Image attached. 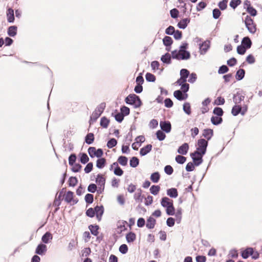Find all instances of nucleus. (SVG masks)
Returning <instances> with one entry per match:
<instances>
[{"label":"nucleus","instance_id":"obj_1","mask_svg":"<svg viewBox=\"0 0 262 262\" xmlns=\"http://www.w3.org/2000/svg\"><path fill=\"white\" fill-rule=\"evenodd\" d=\"M188 43L186 42L183 43L180 47L179 50H174L171 52V57L173 59L177 60H187L190 57L189 52L186 51L188 48Z\"/></svg>","mask_w":262,"mask_h":262},{"label":"nucleus","instance_id":"obj_2","mask_svg":"<svg viewBox=\"0 0 262 262\" xmlns=\"http://www.w3.org/2000/svg\"><path fill=\"white\" fill-rule=\"evenodd\" d=\"M125 101L128 104L134 105L135 108L139 107L142 104V102L139 97L134 94H129L125 99Z\"/></svg>","mask_w":262,"mask_h":262},{"label":"nucleus","instance_id":"obj_3","mask_svg":"<svg viewBox=\"0 0 262 262\" xmlns=\"http://www.w3.org/2000/svg\"><path fill=\"white\" fill-rule=\"evenodd\" d=\"M105 107V103H101L100 104L93 112L90 117V123L95 122L100 116Z\"/></svg>","mask_w":262,"mask_h":262},{"label":"nucleus","instance_id":"obj_4","mask_svg":"<svg viewBox=\"0 0 262 262\" xmlns=\"http://www.w3.org/2000/svg\"><path fill=\"white\" fill-rule=\"evenodd\" d=\"M208 141L204 139H200L198 141V147L196 151L201 153L202 155H205L208 146Z\"/></svg>","mask_w":262,"mask_h":262},{"label":"nucleus","instance_id":"obj_5","mask_svg":"<svg viewBox=\"0 0 262 262\" xmlns=\"http://www.w3.org/2000/svg\"><path fill=\"white\" fill-rule=\"evenodd\" d=\"M245 24L248 30L252 34H254L256 32V26L254 25L253 20L249 15H247Z\"/></svg>","mask_w":262,"mask_h":262},{"label":"nucleus","instance_id":"obj_6","mask_svg":"<svg viewBox=\"0 0 262 262\" xmlns=\"http://www.w3.org/2000/svg\"><path fill=\"white\" fill-rule=\"evenodd\" d=\"M204 155H202L201 153L196 151L190 154V157H191L195 166H198L202 163L203 157Z\"/></svg>","mask_w":262,"mask_h":262},{"label":"nucleus","instance_id":"obj_7","mask_svg":"<svg viewBox=\"0 0 262 262\" xmlns=\"http://www.w3.org/2000/svg\"><path fill=\"white\" fill-rule=\"evenodd\" d=\"M242 107H241V106L235 105L232 107L231 113L234 116L238 115L239 113H241L242 115H244L247 112V108L246 107L245 111H242Z\"/></svg>","mask_w":262,"mask_h":262},{"label":"nucleus","instance_id":"obj_8","mask_svg":"<svg viewBox=\"0 0 262 262\" xmlns=\"http://www.w3.org/2000/svg\"><path fill=\"white\" fill-rule=\"evenodd\" d=\"M174 97L180 101L186 100L188 97V94L184 93L181 90L175 91L173 93Z\"/></svg>","mask_w":262,"mask_h":262},{"label":"nucleus","instance_id":"obj_9","mask_svg":"<svg viewBox=\"0 0 262 262\" xmlns=\"http://www.w3.org/2000/svg\"><path fill=\"white\" fill-rule=\"evenodd\" d=\"M160 125L161 129L165 132L168 133L170 132L171 126L170 122L167 121H161Z\"/></svg>","mask_w":262,"mask_h":262},{"label":"nucleus","instance_id":"obj_10","mask_svg":"<svg viewBox=\"0 0 262 262\" xmlns=\"http://www.w3.org/2000/svg\"><path fill=\"white\" fill-rule=\"evenodd\" d=\"M47 251V246L43 244H39L35 250V253L42 255L45 254Z\"/></svg>","mask_w":262,"mask_h":262},{"label":"nucleus","instance_id":"obj_11","mask_svg":"<svg viewBox=\"0 0 262 262\" xmlns=\"http://www.w3.org/2000/svg\"><path fill=\"white\" fill-rule=\"evenodd\" d=\"M210 47V41L206 40L202 43L200 44V50L201 54H205Z\"/></svg>","mask_w":262,"mask_h":262},{"label":"nucleus","instance_id":"obj_12","mask_svg":"<svg viewBox=\"0 0 262 262\" xmlns=\"http://www.w3.org/2000/svg\"><path fill=\"white\" fill-rule=\"evenodd\" d=\"M95 213L96 214L97 220L100 221L101 219V216L104 212V208L102 206H96L94 208Z\"/></svg>","mask_w":262,"mask_h":262},{"label":"nucleus","instance_id":"obj_13","mask_svg":"<svg viewBox=\"0 0 262 262\" xmlns=\"http://www.w3.org/2000/svg\"><path fill=\"white\" fill-rule=\"evenodd\" d=\"M96 182L98 184L99 186H100V188H101V187H102V189H104L105 183V179L103 177L102 174H98L97 175L96 180Z\"/></svg>","mask_w":262,"mask_h":262},{"label":"nucleus","instance_id":"obj_14","mask_svg":"<svg viewBox=\"0 0 262 262\" xmlns=\"http://www.w3.org/2000/svg\"><path fill=\"white\" fill-rule=\"evenodd\" d=\"M213 135V131L212 129L207 128L203 130V136L207 140H210Z\"/></svg>","mask_w":262,"mask_h":262},{"label":"nucleus","instance_id":"obj_15","mask_svg":"<svg viewBox=\"0 0 262 262\" xmlns=\"http://www.w3.org/2000/svg\"><path fill=\"white\" fill-rule=\"evenodd\" d=\"M188 149V144L186 143H185L179 147L178 149V152L180 154L185 155L187 153Z\"/></svg>","mask_w":262,"mask_h":262},{"label":"nucleus","instance_id":"obj_16","mask_svg":"<svg viewBox=\"0 0 262 262\" xmlns=\"http://www.w3.org/2000/svg\"><path fill=\"white\" fill-rule=\"evenodd\" d=\"M173 204V201L167 197H163L161 201V204L162 207L167 208Z\"/></svg>","mask_w":262,"mask_h":262},{"label":"nucleus","instance_id":"obj_17","mask_svg":"<svg viewBox=\"0 0 262 262\" xmlns=\"http://www.w3.org/2000/svg\"><path fill=\"white\" fill-rule=\"evenodd\" d=\"M190 21V19L189 18H183L178 23V27L180 29H184L187 27Z\"/></svg>","mask_w":262,"mask_h":262},{"label":"nucleus","instance_id":"obj_18","mask_svg":"<svg viewBox=\"0 0 262 262\" xmlns=\"http://www.w3.org/2000/svg\"><path fill=\"white\" fill-rule=\"evenodd\" d=\"M152 148V145L151 144H148L146 146L141 148L140 150V154L142 156H145L149 153Z\"/></svg>","mask_w":262,"mask_h":262},{"label":"nucleus","instance_id":"obj_19","mask_svg":"<svg viewBox=\"0 0 262 262\" xmlns=\"http://www.w3.org/2000/svg\"><path fill=\"white\" fill-rule=\"evenodd\" d=\"M7 20L9 23H13L14 20V11L9 8L7 11Z\"/></svg>","mask_w":262,"mask_h":262},{"label":"nucleus","instance_id":"obj_20","mask_svg":"<svg viewBox=\"0 0 262 262\" xmlns=\"http://www.w3.org/2000/svg\"><path fill=\"white\" fill-rule=\"evenodd\" d=\"M156 223V220L154 217L150 216L147 220L146 226L148 229H153L155 227Z\"/></svg>","mask_w":262,"mask_h":262},{"label":"nucleus","instance_id":"obj_21","mask_svg":"<svg viewBox=\"0 0 262 262\" xmlns=\"http://www.w3.org/2000/svg\"><path fill=\"white\" fill-rule=\"evenodd\" d=\"M142 190L140 188H139L135 193L134 198L136 202L140 203L142 202L144 196L142 195Z\"/></svg>","mask_w":262,"mask_h":262},{"label":"nucleus","instance_id":"obj_22","mask_svg":"<svg viewBox=\"0 0 262 262\" xmlns=\"http://www.w3.org/2000/svg\"><path fill=\"white\" fill-rule=\"evenodd\" d=\"M167 194L172 198H176L178 195L177 189L175 188H171L167 190Z\"/></svg>","mask_w":262,"mask_h":262},{"label":"nucleus","instance_id":"obj_23","mask_svg":"<svg viewBox=\"0 0 262 262\" xmlns=\"http://www.w3.org/2000/svg\"><path fill=\"white\" fill-rule=\"evenodd\" d=\"M242 46L245 47L247 49H249L252 45V42L249 37H245L242 41Z\"/></svg>","mask_w":262,"mask_h":262},{"label":"nucleus","instance_id":"obj_24","mask_svg":"<svg viewBox=\"0 0 262 262\" xmlns=\"http://www.w3.org/2000/svg\"><path fill=\"white\" fill-rule=\"evenodd\" d=\"M53 238L52 234L49 232H47L41 237V240L43 243L45 244H48L49 242V241L52 239Z\"/></svg>","mask_w":262,"mask_h":262},{"label":"nucleus","instance_id":"obj_25","mask_svg":"<svg viewBox=\"0 0 262 262\" xmlns=\"http://www.w3.org/2000/svg\"><path fill=\"white\" fill-rule=\"evenodd\" d=\"M7 33L10 36L14 37L17 33V27L15 26L9 27Z\"/></svg>","mask_w":262,"mask_h":262},{"label":"nucleus","instance_id":"obj_26","mask_svg":"<svg viewBox=\"0 0 262 262\" xmlns=\"http://www.w3.org/2000/svg\"><path fill=\"white\" fill-rule=\"evenodd\" d=\"M171 58L170 54L167 53L162 56L161 60L163 63L170 64L171 63Z\"/></svg>","mask_w":262,"mask_h":262},{"label":"nucleus","instance_id":"obj_27","mask_svg":"<svg viewBox=\"0 0 262 262\" xmlns=\"http://www.w3.org/2000/svg\"><path fill=\"white\" fill-rule=\"evenodd\" d=\"M253 252V248H247L242 253V256L243 258L246 259L250 255H251V253Z\"/></svg>","mask_w":262,"mask_h":262},{"label":"nucleus","instance_id":"obj_28","mask_svg":"<svg viewBox=\"0 0 262 262\" xmlns=\"http://www.w3.org/2000/svg\"><path fill=\"white\" fill-rule=\"evenodd\" d=\"M106 164V160L105 158H99L97 160L96 166L99 169H101L104 167Z\"/></svg>","mask_w":262,"mask_h":262},{"label":"nucleus","instance_id":"obj_29","mask_svg":"<svg viewBox=\"0 0 262 262\" xmlns=\"http://www.w3.org/2000/svg\"><path fill=\"white\" fill-rule=\"evenodd\" d=\"M223 121V119L219 116H212L211 118V123L215 125L221 124Z\"/></svg>","mask_w":262,"mask_h":262},{"label":"nucleus","instance_id":"obj_30","mask_svg":"<svg viewBox=\"0 0 262 262\" xmlns=\"http://www.w3.org/2000/svg\"><path fill=\"white\" fill-rule=\"evenodd\" d=\"M245 71L243 69L238 70L236 73L235 77L237 80H241L243 79L245 76Z\"/></svg>","mask_w":262,"mask_h":262},{"label":"nucleus","instance_id":"obj_31","mask_svg":"<svg viewBox=\"0 0 262 262\" xmlns=\"http://www.w3.org/2000/svg\"><path fill=\"white\" fill-rule=\"evenodd\" d=\"M99 228V227L98 225H91L89 226V229L91 231V233L95 236H97L98 234Z\"/></svg>","mask_w":262,"mask_h":262},{"label":"nucleus","instance_id":"obj_32","mask_svg":"<svg viewBox=\"0 0 262 262\" xmlns=\"http://www.w3.org/2000/svg\"><path fill=\"white\" fill-rule=\"evenodd\" d=\"M244 98V96L241 95L239 94H236L234 95L233 97V100L235 104H238L241 103V101H243Z\"/></svg>","mask_w":262,"mask_h":262},{"label":"nucleus","instance_id":"obj_33","mask_svg":"<svg viewBox=\"0 0 262 262\" xmlns=\"http://www.w3.org/2000/svg\"><path fill=\"white\" fill-rule=\"evenodd\" d=\"M136 234L132 232H130L126 235V239L128 243L133 242L136 239Z\"/></svg>","mask_w":262,"mask_h":262},{"label":"nucleus","instance_id":"obj_34","mask_svg":"<svg viewBox=\"0 0 262 262\" xmlns=\"http://www.w3.org/2000/svg\"><path fill=\"white\" fill-rule=\"evenodd\" d=\"M139 160L136 157H132L129 161L130 166L133 168L136 167L139 165Z\"/></svg>","mask_w":262,"mask_h":262},{"label":"nucleus","instance_id":"obj_35","mask_svg":"<svg viewBox=\"0 0 262 262\" xmlns=\"http://www.w3.org/2000/svg\"><path fill=\"white\" fill-rule=\"evenodd\" d=\"M163 44L166 47H168V46H170L172 45V43L173 42V40H172V39L171 38V37H170L169 36H166L163 39Z\"/></svg>","mask_w":262,"mask_h":262},{"label":"nucleus","instance_id":"obj_36","mask_svg":"<svg viewBox=\"0 0 262 262\" xmlns=\"http://www.w3.org/2000/svg\"><path fill=\"white\" fill-rule=\"evenodd\" d=\"M176 221L178 224L180 223L182 219V209L181 208H178L176 212Z\"/></svg>","mask_w":262,"mask_h":262},{"label":"nucleus","instance_id":"obj_37","mask_svg":"<svg viewBox=\"0 0 262 262\" xmlns=\"http://www.w3.org/2000/svg\"><path fill=\"white\" fill-rule=\"evenodd\" d=\"M62 196V192L60 191L58 195L56 196L54 203L53 205L55 206L59 207L61 204V197Z\"/></svg>","mask_w":262,"mask_h":262},{"label":"nucleus","instance_id":"obj_38","mask_svg":"<svg viewBox=\"0 0 262 262\" xmlns=\"http://www.w3.org/2000/svg\"><path fill=\"white\" fill-rule=\"evenodd\" d=\"M160 178V174L158 172H155L150 176V180L154 183H157L159 181Z\"/></svg>","mask_w":262,"mask_h":262},{"label":"nucleus","instance_id":"obj_39","mask_svg":"<svg viewBox=\"0 0 262 262\" xmlns=\"http://www.w3.org/2000/svg\"><path fill=\"white\" fill-rule=\"evenodd\" d=\"M94 140V134L93 133H89L85 137V142L88 144H91Z\"/></svg>","mask_w":262,"mask_h":262},{"label":"nucleus","instance_id":"obj_40","mask_svg":"<svg viewBox=\"0 0 262 262\" xmlns=\"http://www.w3.org/2000/svg\"><path fill=\"white\" fill-rule=\"evenodd\" d=\"M110 123V120L105 117L101 118L100 120V125L103 128H107Z\"/></svg>","mask_w":262,"mask_h":262},{"label":"nucleus","instance_id":"obj_41","mask_svg":"<svg viewBox=\"0 0 262 262\" xmlns=\"http://www.w3.org/2000/svg\"><path fill=\"white\" fill-rule=\"evenodd\" d=\"M183 109L184 112L187 115H190L191 114V107L190 104L188 102H185L183 104Z\"/></svg>","mask_w":262,"mask_h":262},{"label":"nucleus","instance_id":"obj_42","mask_svg":"<svg viewBox=\"0 0 262 262\" xmlns=\"http://www.w3.org/2000/svg\"><path fill=\"white\" fill-rule=\"evenodd\" d=\"M160 190V187L158 185H152L150 188V192L154 195H157Z\"/></svg>","mask_w":262,"mask_h":262},{"label":"nucleus","instance_id":"obj_43","mask_svg":"<svg viewBox=\"0 0 262 262\" xmlns=\"http://www.w3.org/2000/svg\"><path fill=\"white\" fill-rule=\"evenodd\" d=\"M127 158L125 156H120L118 159V163L122 165V166H125L127 165Z\"/></svg>","mask_w":262,"mask_h":262},{"label":"nucleus","instance_id":"obj_44","mask_svg":"<svg viewBox=\"0 0 262 262\" xmlns=\"http://www.w3.org/2000/svg\"><path fill=\"white\" fill-rule=\"evenodd\" d=\"M73 192L71 191H68L65 196V201L68 203H70L73 200Z\"/></svg>","mask_w":262,"mask_h":262},{"label":"nucleus","instance_id":"obj_45","mask_svg":"<svg viewBox=\"0 0 262 262\" xmlns=\"http://www.w3.org/2000/svg\"><path fill=\"white\" fill-rule=\"evenodd\" d=\"M156 136L157 139L159 141H163L166 137L165 134L161 130H159L156 133Z\"/></svg>","mask_w":262,"mask_h":262},{"label":"nucleus","instance_id":"obj_46","mask_svg":"<svg viewBox=\"0 0 262 262\" xmlns=\"http://www.w3.org/2000/svg\"><path fill=\"white\" fill-rule=\"evenodd\" d=\"M117 144V141L115 138L111 139L107 143V146L108 148H112Z\"/></svg>","mask_w":262,"mask_h":262},{"label":"nucleus","instance_id":"obj_47","mask_svg":"<svg viewBox=\"0 0 262 262\" xmlns=\"http://www.w3.org/2000/svg\"><path fill=\"white\" fill-rule=\"evenodd\" d=\"M175 160L178 163L183 164L185 162L186 158L181 155H178L176 157Z\"/></svg>","mask_w":262,"mask_h":262},{"label":"nucleus","instance_id":"obj_48","mask_svg":"<svg viewBox=\"0 0 262 262\" xmlns=\"http://www.w3.org/2000/svg\"><path fill=\"white\" fill-rule=\"evenodd\" d=\"M241 3V0H231L230 2V6L233 9H235Z\"/></svg>","mask_w":262,"mask_h":262},{"label":"nucleus","instance_id":"obj_49","mask_svg":"<svg viewBox=\"0 0 262 262\" xmlns=\"http://www.w3.org/2000/svg\"><path fill=\"white\" fill-rule=\"evenodd\" d=\"M175 209L173 207V204H171L170 206L166 208V212L168 215H173L174 214Z\"/></svg>","mask_w":262,"mask_h":262},{"label":"nucleus","instance_id":"obj_50","mask_svg":"<svg viewBox=\"0 0 262 262\" xmlns=\"http://www.w3.org/2000/svg\"><path fill=\"white\" fill-rule=\"evenodd\" d=\"M146 80L149 82H154L156 80V76L150 73H147L145 75Z\"/></svg>","mask_w":262,"mask_h":262},{"label":"nucleus","instance_id":"obj_51","mask_svg":"<svg viewBox=\"0 0 262 262\" xmlns=\"http://www.w3.org/2000/svg\"><path fill=\"white\" fill-rule=\"evenodd\" d=\"M189 71L185 69H183L180 71V76L181 77L187 79V78L189 75Z\"/></svg>","mask_w":262,"mask_h":262},{"label":"nucleus","instance_id":"obj_52","mask_svg":"<svg viewBox=\"0 0 262 262\" xmlns=\"http://www.w3.org/2000/svg\"><path fill=\"white\" fill-rule=\"evenodd\" d=\"M80 161L81 163L84 164H86L89 161V158L88 157L86 154L82 153L81 154Z\"/></svg>","mask_w":262,"mask_h":262},{"label":"nucleus","instance_id":"obj_53","mask_svg":"<svg viewBox=\"0 0 262 262\" xmlns=\"http://www.w3.org/2000/svg\"><path fill=\"white\" fill-rule=\"evenodd\" d=\"M213 113L217 116L221 117L223 116L224 112L221 107H216L214 108Z\"/></svg>","mask_w":262,"mask_h":262},{"label":"nucleus","instance_id":"obj_54","mask_svg":"<svg viewBox=\"0 0 262 262\" xmlns=\"http://www.w3.org/2000/svg\"><path fill=\"white\" fill-rule=\"evenodd\" d=\"M227 3L228 0H223L222 1L219 2L218 6L220 9L222 10H224L227 8Z\"/></svg>","mask_w":262,"mask_h":262},{"label":"nucleus","instance_id":"obj_55","mask_svg":"<svg viewBox=\"0 0 262 262\" xmlns=\"http://www.w3.org/2000/svg\"><path fill=\"white\" fill-rule=\"evenodd\" d=\"M85 201L88 204H92L94 201V196L91 193H88L85 196Z\"/></svg>","mask_w":262,"mask_h":262},{"label":"nucleus","instance_id":"obj_56","mask_svg":"<svg viewBox=\"0 0 262 262\" xmlns=\"http://www.w3.org/2000/svg\"><path fill=\"white\" fill-rule=\"evenodd\" d=\"M78 182L77 179L76 177H71L69 180V184L70 186H75Z\"/></svg>","mask_w":262,"mask_h":262},{"label":"nucleus","instance_id":"obj_57","mask_svg":"<svg viewBox=\"0 0 262 262\" xmlns=\"http://www.w3.org/2000/svg\"><path fill=\"white\" fill-rule=\"evenodd\" d=\"M229 71V68L226 65H223L219 68L218 73L220 74H223Z\"/></svg>","mask_w":262,"mask_h":262},{"label":"nucleus","instance_id":"obj_58","mask_svg":"<svg viewBox=\"0 0 262 262\" xmlns=\"http://www.w3.org/2000/svg\"><path fill=\"white\" fill-rule=\"evenodd\" d=\"M76 156L75 154H71L69 157V163L71 166H73L76 161Z\"/></svg>","mask_w":262,"mask_h":262},{"label":"nucleus","instance_id":"obj_59","mask_svg":"<svg viewBox=\"0 0 262 262\" xmlns=\"http://www.w3.org/2000/svg\"><path fill=\"white\" fill-rule=\"evenodd\" d=\"M119 250L122 254H126L128 251V247L126 244H122L120 246Z\"/></svg>","mask_w":262,"mask_h":262},{"label":"nucleus","instance_id":"obj_60","mask_svg":"<svg viewBox=\"0 0 262 262\" xmlns=\"http://www.w3.org/2000/svg\"><path fill=\"white\" fill-rule=\"evenodd\" d=\"M96 150V149L95 147H90L88 148V151L90 156L91 158H94V157H95Z\"/></svg>","mask_w":262,"mask_h":262},{"label":"nucleus","instance_id":"obj_61","mask_svg":"<svg viewBox=\"0 0 262 262\" xmlns=\"http://www.w3.org/2000/svg\"><path fill=\"white\" fill-rule=\"evenodd\" d=\"M246 11L252 16H255L257 14L256 10L253 7L250 8H247Z\"/></svg>","mask_w":262,"mask_h":262},{"label":"nucleus","instance_id":"obj_62","mask_svg":"<svg viewBox=\"0 0 262 262\" xmlns=\"http://www.w3.org/2000/svg\"><path fill=\"white\" fill-rule=\"evenodd\" d=\"M124 117V116L121 113H118L115 116V120L119 123L123 121Z\"/></svg>","mask_w":262,"mask_h":262},{"label":"nucleus","instance_id":"obj_63","mask_svg":"<svg viewBox=\"0 0 262 262\" xmlns=\"http://www.w3.org/2000/svg\"><path fill=\"white\" fill-rule=\"evenodd\" d=\"M121 113L123 114L124 116H127L129 114L130 110L129 108L125 106H123L121 108Z\"/></svg>","mask_w":262,"mask_h":262},{"label":"nucleus","instance_id":"obj_64","mask_svg":"<svg viewBox=\"0 0 262 262\" xmlns=\"http://www.w3.org/2000/svg\"><path fill=\"white\" fill-rule=\"evenodd\" d=\"M164 171L166 174L171 175L173 172V169L170 165H166L164 167Z\"/></svg>","mask_w":262,"mask_h":262}]
</instances>
